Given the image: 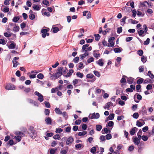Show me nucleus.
I'll list each match as a JSON object with an SVG mask.
<instances>
[{
  "label": "nucleus",
  "mask_w": 154,
  "mask_h": 154,
  "mask_svg": "<svg viewBox=\"0 0 154 154\" xmlns=\"http://www.w3.org/2000/svg\"><path fill=\"white\" fill-rule=\"evenodd\" d=\"M141 85H137L136 86V89L137 91V92H141V90L140 91H139L141 89Z\"/></svg>",
  "instance_id": "nucleus-43"
},
{
  "label": "nucleus",
  "mask_w": 154,
  "mask_h": 154,
  "mask_svg": "<svg viewBox=\"0 0 154 154\" xmlns=\"http://www.w3.org/2000/svg\"><path fill=\"white\" fill-rule=\"evenodd\" d=\"M63 116V117L66 119L68 118V115L66 113V112H62V114Z\"/></svg>",
  "instance_id": "nucleus-63"
},
{
  "label": "nucleus",
  "mask_w": 154,
  "mask_h": 154,
  "mask_svg": "<svg viewBox=\"0 0 154 154\" xmlns=\"http://www.w3.org/2000/svg\"><path fill=\"white\" fill-rule=\"evenodd\" d=\"M53 138L54 139H57L58 140H60L61 138L60 135L58 134H56L53 136Z\"/></svg>",
  "instance_id": "nucleus-48"
},
{
  "label": "nucleus",
  "mask_w": 154,
  "mask_h": 154,
  "mask_svg": "<svg viewBox=\"0 0 154 154\" xmlns=\"http://www.w3.org/2000/svg\"><path fill=\"white\" fill-rule=\"evenodd\" d=\"M114 114L113 113H112L110 114L109 116H108V118L110 120H113L114 117Z\"/></svg>",
  "instance_id": "nucleus-40"
},
{
  "label": "nucleus",
  "mask_w": 154,
  "mask_h": 154,
  "mask_svg": "<svg viewBox=\"0 0 154 154\" xmlns=\"http://www.w3.org/2000/svg\"><path fill=\"white\" fill-rule=\"evenodd\" d=\"M89 45L88 44H86L84 45H83L82 47V52H83V50H85L86 49L87 47H88L89 46Z\"/></svg>",
  "instance_id": "nucleus-52"
},
{
  "label": "nucleus",
  "mask_w": 154,
  "mask_h": 154,
  "mask_svg": "<svg viewBox=\"0 0 154 154\" xmlns=\"http://www.w3.org/2000/svg\"><path fill=\"white\" fill-rule=\"evenodd\" d=\"M35 16L33 14H30L29 15V18L31 20L34 19L35 18Z\"/></svg>",
  "instance_id": "nucleus-64"
},
{
  "label": "nucleus",
  "mask_w": 154,
  "mask_h": 154,
  "mask_svg": "<svg viewBox=\"0 0 154 154\" xmlns=\"http://www.w3.org/2000/svg\"><path fill=\"white\" fill-rule=\"evenodd\" d=\"M15 45L14 44L11 43L8 46V47L9 49H14L15 48Z\"/></svg>",
  "instance_id": "nucleus-37"
},
{
  "label": "nucleus",
  "mask_w": 154,
  "mask_h": 154,
  "mask_svg": "<svg viewBox=\"0 0 154 154\" xmlns=\"http://www.w3.org/2000/svg\"><path fill=\"white\" fill-rule=\"evenodd\" d=\"M140 138L136 137L133 138V142L135 145H137L138 146L140 142Z\"/></svg>",
  "instance_id": "nucleus-2"
},
{
  "label": "nucleus",
  "mask_w": 154,
  "mask_h": 154,
  "mask_svg": "<svg viewBox=\"0 0 154 154\" xmlns=\"http://www.w3.org/2000/svg\"><path fill=\"white\" fill-rule=\"evenodd\" d=\"M127 77L125 75H123L122 77V78L121 79L120 82L121 83L125 84L126 83V79Z\"/></svg>",
  "instance_id": "nucleus-9"
},
{
  "label": "nucleus",
  "mask_w": 154,
  "mask_h": 154,
  "mask_svg": "<svg viewBox=\"0 0 154 154\" xmlns=\"http://www.w3.org/2000/svg\"><path fill=\"white\" fill-rule=\"evenodd\" d=\"M105 137L107 140H110L112 137L111 134H108L106 135Z\"/></svg>",
  "instance_id": "nucleus-51"
},
{
  "label": "nucleus",
  "mask_w": 154,
  "mask_h": 154,
  "mask_svg": "<svg viewBox=\"0 0 154 154\" xmlns=\"http://www.w3.org/2000/svg\"><path fill=\"white\" fill-rule=\"evenodd\" d=\"M34 9L35 11H39L40 9L39 5H34L32 7Z\"/></svg>",
  "instance_id": "nucleus-38"
},
{
  "label": "nucleus",
  "mask_w": 154,
  "mask_h": 154,
  "mask_svg": "<svg viewBox=\"0 0 154 154\" xmlns=\"http://www.w3.org/2000/svg\"><path fill=\"white\" fill-rule=\"evenodd\" d=\"M28 102L31 104H33L34 106H38V104L35 101L31 99H27Z\"/></svg>",
  "instance_id": "nucleus-7"
},
{
  "label": "nucleus",
  "mask_w": 154,
  "mask_h": 154,
  "mask_svg": "<svg viewBox=\"0 0 154 154\" xmlns=\"http://www.w3.org/2000/svg\"><path fill=\"white\" fill-rule=\"evenodd\" d=\"M122 27L121 26L117 28V33L119 34L122 32Z\"/></svg>",
  "instance_id": "nucleus-60"
},
{
  "label": "nucleus",
  "mask_w": 154,
  "mask_h": 154,
  "mask_svg": "<svg viewBox=\"0 0 154 154\" xmlns=\"http://www.w3.org/2000/svg\"><path fill=\"white\" fill-rule=\"evenodd\" d=\"M127 82L129 84H132L134 82V79L133 78L131 77H130L127 78Z\"/></svg>",
  "instance_id": "nucleus-12"
},
{
  "label": "nucleus",
  "mask_w": 154,
  "mask_h": 154,
  "mask_svg": "<svg viewBox=\"0 0 154 154\" xmlns=\"http://www.w3.org/2000/svg\"><path fill=\"white\" fill-rule=\"evenodd\" d=\"M38 97V100L40 102H42L43 100L44 99L43 98V96L42 94L40 95Z\"/></svg>",
  "instance_id": "nucleus-29"
},
{
  "label": "nucleus",
  "mask_w": 154,
  "mask_h": 154,
  "mask_svg": "<svg viewBox=\"0 0 154 154\" xmlns=\"http://www.w3.org/2000/svg\"><path fill=\"white\" fill-rule=\"evenodd\" d=\"M89 53L88 52H85V53L83 54H81L80 57L81 59H83L86 57L88 55Z\"/></svg>",
  "instance_id": "nucleus-21"
},
{
  "label": "nucleus",
  "mask_w": 154,
  "mask_h": 154,
  "mask_svg": "<svg viewBox=\"0 0 154 154\" xmlns=\"http://www.w3.org/2000/svg\"><path fill=\"white\" fill-rule=\"evenodd\" d=\"M137 53L139 56H142L143 52L142 50L140 49L137 51Z\"/></svg>",
  "instance_id": "nucleus-42"
},
{
  "label": "nucleus",
  "mask_w": 154,
  "mask_h": 154,
  "mask_svg": "<svg viewBox=\"0 0 154 154\" xmlns=\"http://www.w3.org/2000/svg\"><path fill=\"white\" fill-rule=\"evenodd\" d=\"M137 33L139 36L141 37H143L145 35V34H144V31L142 30H140L137 31Z\"/></svg>",
  "instance_id": "nucleus-16"
},
{
  "label": "nucleus",
  "mask_w": 154,
  "mask_h": 154,
  "mask_svg": "<svg viewBox=\"0 0 154 154\" xmlns=\"http://www.w3.org/2000/svg\"><path fill=\"white\" fill-rule=\"evenodd\" d=\"M110 132V131L106 128H104L102 130V133L103 134H104L105 133L107 134L109 133Z\"/></svg>",
  "instance_id": "nucleus-15"
},
{
  "label": "nucleus",
  "mask_w": 154,
  "mask_h": 154,
  "mask_svg": "<svg viewBox=\"0 0 154 154\" xmlns=\"http://www.w3.org/2000/svg\"><path fill=\"white\" fill-rule=\"evenodd\" d=\"M103 60L102 59H99L98 61H96V63L99 65L100 66H103V65L104 63L103 62Z\"/></svg>",
  "instance_id": "nucleus-18"
},
{
  "label": "nucleus",
  "mask_w": 154,
  "mask_h": 154,
  "mask_svg": "<svg viewBox=\"0 0 154 154\" xmlns=\"http://www.w3.org/2000/svg\"><path fill=\"white\" fill-rule=\"evenodd\" d=\"M94 36L95 37V40L98 41L100 38V36L99 34H95Z\"/></svg>",
  "instance_id": "nucleus-27"
},
{
  "label": "nucleus",
  "mask_w": 154,
  "mask_h": 154,
  "mask_svg": "<svg viewBox=\"0 0 154 154\" xmlns=\"http://www.w3.org/2000/svg\"><path fill=\"white\" fill-rule=\"evenodd\" d=\"M150 39L149 38H147L146 41H144L143 42V44L145 45H148L149 43Z\"/></svg>",
  "instance_id": "nucleus-55"
},
{
  "label": "nucleus",
  "mask_w": 154,
  "mask_h": 154,
  "mask_svg": "<svg viewBox=\"0 0 154 154\" xmlns=\"http://www.w3.org/2000/svg\"><path fill=\"white\" fill-rule=\"evenodd\" d=\"M14 88V85L11 83L8 84L5 87V89L8 90H13Z\"/></svg>",
  "instance_id": "nucleus-3"
},
{
  "label": "nucleus",
  "mask_w": 154,
  "mask_h": 154,
  "mask_svg": "<svg viewBox=\"0 0 154 154\" xmlns=\"http://www.w3.org/2000/svg\"><path fill=\"white\" fill-rule=\"evenodd\" d=\"M127 17L126 16H125L123 18L121 19L120 20L121 22V25L122 26H124V25L125 23V20L127 19Z\"/></svg>",
  "instance_id": "nucleus-13"
},
{
  "label": "nucleus",
  "mask_w": 154,
  "mask_h": 154,
  "mask_svg": "<svg viewBox=\"0 0 154 154\" xmlns=\"http://www.w3.org/2000/svg\"><path fill=\"white\" fill-rule=\"evenodd\" d=\"M99 50H96L93 51V55L94 57L97 59H98L100 56V54L99 53Z\"/></svg>",
  "instance_id": "nucleus-4"
},
{
  "label": "nucleus",
  "mask_w": 154,
  "mask_h": 154,
  "mask_svg": "<svg viewBox=\"0 0 154 154\" xmlns=\"http://www.w3.org/2000/svg\"><path fill=\"white\" fill-rule=\"evenodd\" d=\"M76 75L77 77L81 78H82L84 76L83 74L79 72H77L76 74Z\"/></svg>",
  "instance_id": "nucleus-35"
},
{
  "label": "nucleus",
  "mask_w": 154,
  "mask_h": 154,
  "mask_svg": "<svg viewBox=\"0 0 154 154\" xmlns=\"http://www.w3.org/2000/svg\"><path fill=\"white\" fill-rule=\"evenodd\" d=\"M138 128L135 127L132 128L130 131L129 133L131 135H134L136 133V130H137Z\"/></svg>",
  "instance_id": "nucleus-8"
},
{
  "label": "nucleus",
  "mask_w": 154,
  "mask_h": 154,
  "mask_svg": "<svg viewBox=\"0 0 154 154\" xmlns=\"http://www.w3.org/2000/svg\"><path fill=\"white\" fill-rule=\"evenodd\" d=\"M133 117L135 119H137L139 117V114L137 112L134 113L133 115Z\"/></svg>",
  "instance_id": "nucleus-56"
},
{
  "label": "nucleus",
  "mask_w": 154,
  "mask_h": 154,
  "mask_svg": "<svg viewBox=\"0 0 154 154\" xmlns=\"http://www.w3.org/2000/svg\"><path fill=\"white\" fill-rule=\"evenodd\" d=\"M74 71L73 69H70L69 72L67 73L66 75H65L66 77H69L72 74V73H73Z\"/></svg>",
  "instance_id": "nucleus-20"
},
{
  "label": "nucleus",
  "mask_w": 154,
  "mask_h": 154,
  "mask_svg": "<svg viewBox=\"0 0 154 154\" xmlns=\"http://www.w3.org/2000/svg\"><path fill=\"white\" fill-rule=\"evenodd\" d=\"M53 31L55 33L59 31V28L57 27H55L52 28Z\"/></svg>",
  "instance_id": "nucleus-41"
},
{
  "label": "nucleus",
  "mask_w": 154,
  "mask_h": 154,
  "mask_svg": "<svg viewBox=\"0 0 154 154\" xmlns=\"http://www.w3.org/2000/svg\"><path fill=\"white\" fill-rule=\"evenodd\" d=\"M113 105V103L111 102H109L106 104L104 108L105 109H109L110 107V106H112Z\"/></svg>",
  "instance_id": "nucleus-11"
},
{
  "label": "nucleus",
  "mask_w": 154,
  "mask_h": 154,
  "mask_svg": "<svg viewBox=\"0 0 154 154\" xmlns=\"http://www.w3.org/2000/svg\"><path fill=\"white\" fill-rule=\"evenodd\" d=\"M45 121L47 125H51V123L52 120L49 117H47L45 118Z\"/></svg>",
  "instance_id": "nucleus-10"
},
{
  "label": "nucleus",
  "mask_w": 154,
  "mask_h": 154,
  "mask_svg": "<svg viewBox=\"0 0 154 154\" xmlns=\"http://www.w3.org/2000/svg\"><path fill=\"white\" fill-rule=\"evenodd\" d=\"M87 132L85 131H83L82 132H79L78 133V134L79 136H82L85 135L87 134Z\"/></svg>",
  "instance_id": "nucleus-36"
},
{
  "label": "nucleus",
  "mask_w": 154,
  "mask_h": 154,
  "mask_svg": "<svg viewBox=\"0 0 154 154\" xmlns=\"http://www.w3.org/2000/svg\"><path fill=\"white\" fill-rule=\"evenodd\" d=\"M111 30V29L109 28H107L105 30L103 31L102 32V34L103 35H105L107 33H108L109 32V31Z\"/></svg>",
  "instance_id": "nucleus-31"
},
{
  "label": "nucleus",
  "mask_w": 154,
  "mask_h": 154,
  "mask_svg": "<svg viewBox=\"0 0 154 154\" xmlns=\"http://www.w3.org/2000/svg\"><path fill=\"white\" fill-rule=\"evenodd\" d=\"M146 89L147 90H149L152 89V85L151 84H149L146 87Z\"/></svg>",
  "instance_id": "nucleus-50"
},
{
  "label": "nucleus",
  "mask_w": 154,
  "mask_h": 154,
  "mask_svg": "<svg viewBox=\"0 0 154 154\" xmlns=\"http://www.w3.org/2000/svg\"><path fill=\"white\" fill-rule=\"evenodd\" d=\"M54 111H55L56 113L57 114L61 115L62 114V111L58 108H56L54 109Z\"/></svg>",
  "instance_id": "nucleus-19"
},
{
  "label": "nucleus",
  "mask_w": 154,
  "mask_h": 154,
  "mask_svg": "<svg viewBox=\"0 0 154 154\" xmlns=\"http://www.w3.org/2000/svg\"><path fill=\"white\" fill-rule=\"evenodd\" d=\"M96 151V146L93 147L91 149L90 152L93 154H95V153Z\"/></svg>",
  "instance_id": "nucleus-32"
},
{
  "label": "nucleus",
  "mask_w": 154,
  "mask_h": 154,
  "mask_svg": "<svg viewBox=\"0 0 154 154\" xmlns=\"http://www.w3.org/2000/svg\"><path fill=\"white\" fill-rule=\"evenodd\" d=\"M122 48L120 49L119 48H116L114 49V52L116 53H120L122 52Z\"/></svg>",
  "instance_id": "nucleus-26"
},
{
  "label": "nucleus",
  "mask_w": 154,
  "mask_h": 154,
  "mask_svg": "<svg viewBox=\"0 0 154 154\" xmlns=\"http://www.w3.org/2000/svg\"><path fill=\"white\" fill-rule=\"evenodd\" d=\"M14 144L13 140L12 139H11L9 141L8 143L6 144V147H7L9 145L12 146Z\"/></svg>",
  "instance_id": "nucleus-14"
},
{
  "label": "nucleus",
  "mask_w": 154,
  "mask_h": 154,
  "mask_svg": "<svg viewBox=\"0 0 154 154\" xmlns=\"http://www.w3.org/2000/svg\"><path fill=\"white\" fill-rule=\"evenodd\" d=\"M20 28L18 26H16L14 27L13 29V30L15 32H17L19 31Z\"/></svg>",
  "instance_id": "nucleus-53"
},
{
  "label": "nucleus",
  "mask_w": 154,
  "mask_h": 154,
  "mask_svg": "<svg viewBox=\"0 0 154 154\" xmlns=\"http://www.w3.org/2000/svg\"><path fill=\"white\" fill-rule=\"evenodd\" d=\"M20 17L19 16H15L12 19V21L15 23H17L18 21L19 20Z\"/></svg>",
  "instance_id": "nucleus-24"
},
{
  "label": "nucleus",
  "mask_w": 154,
  "mask_h": 154,
  "mask_svg": "<svg viewBox=\"0 0 154 154\" xmlns=\"http://www.w3.org/2000/svg\"><path fill=\"white\" fill-rule=\"evenodd\" d=\"M143 124L141 122L138 121H137L136 122V125L138 127H141Z\"/></svg>",
  "instance_id": "nucleus-59"
},
{
  "label": "nucleus",
  "mask_w": 154,
  "mask_h": 154,
  "mask_svg": "<svg viewBox=\"0 0 154 154\" xmlns=\"http://www.w3.org/2000/svg\"><path fill=\"white\" fill-rule=\"evenodd\" d=\"M37 77L39 79H42L44 78V75L42 73H40L37 75Z\"/></svg>",
  "instance_id": "nucleus-34"
},
{
  "label": "nucleus",
  "mask_w": 154,
  "mask_h": 154,
  "mask_svg": "<svg viewBox=\"0 0 154 154\" xmlns=\"http://www.w3.org/2000/svg\"><path fill=\"white\" fill-rule=\"evenodd\" d=\"M92 115L94 116V119H97L100 117V115L98 113H93Z\"/></svg>",
  "instance_id": "nucleus-22"
},
{
  "label": "nucleus",
  "mask_w": 154,
  "mask_h": 154,
  "mask_svg": "<svg viewBox=\"0 0 154 154\" xmlns=\"http://www.w3.org/2000/svg\"><path fill=\"white\" fill-rule=\"evenodd\" d=\"M94 77V75L92 73H89L86 75V77L88 79H92Z\"/></svg>",
  "instance_id": "nucleus-47"
},
{
  "label": "nucleus",
  "mask_w": 154,
  "mask_h": 154,
  "mask_svg": "<svg viewBox=\"0 0 154 154\" xmlns=\"http://www.w3.org/2000/svg\"><path fill=\"white\" fill-rule=\"evenodd\" d=\"M114 125V122L112 121H109L108 123H107L106 125V127H107L108 126L109 127H113Z\"/></svg>",
  "instance_id": "nucleus-23"
},
{
  "label": "nucleus",
  "mask_w": 154,
  "mask_h": 154,
  "mask_svg": "<svg viewBox=\"0 0 154 154\" xmlns=\"http://www.w3.org/2000/svg\"><path fill=\"white\" fill-rule=\"evenodd\" d=\"M15 139L17 140L18 142H20L21 139V137L19 135L15 136L14 137Z\"/></svg>",
  "instance_id": "nucleus-46"
},
{
  "label": "nucleus",
  "mask_w": 154,
  "mask_h": 154,
  "mask_svg": "<svg viewBox=\"0 0 154 154\" xmlns=\"http://www.w3.org/2000/svg\"><path fill=\"white\" fill-rule=\"evenodd\" d=\"M12 63H13V67H16L17 66L19 65V63L18 62H17L16 61H14V60H13L12 61Z\"/></svg>",
  "instance_id": "nucleus-28"
},
{
  "label": "nucleus",
  "mask_w": 154,
  "mask_h": 154,
  "mask_svg": "<svg viewBox=\"0 0 154 154\" xmlns=\"http://www.w3.org/2000/svg\"><path fill=\"white\" fill-rule=\"evenodd\" d=\"M148 75L151 79H153L154 78V75L151 73V72L150 71H148Z\"/></svg>",
  "instance_id": "nucleus-45"
},
{
  "label": "nucleus",
  "mask_w": 154,
  "mask_h": 154,
  "mask_svg": "<svg viewBox=\"0 0 154 154\" xmlns=\"http://www.w3.org/2000/svg\"><path fill=\"white\" fill-rule=\"evenodd\" d=\"M50 110L48 109H45L44 113L45 115L46 116H48L50 113Z\"/></svg>",
  "instance_id": "nucleus-62"
},
{
  "label": "nucleus",
  "mask_w": 154,
  "mask_h": 154,
  "mask_svg": "<svg viewBox=\"0 0 154 154\" xmlns=\"http://www.w3.org/2000/svg\"><path fill=\"white\" fill-rule=\"evenodd\" d=\"M63 69L62 67H59L55 75L54 76L56 79L58 78L62 75V70Z\"/></svg>",
  "instance_id": "nucleus-1"
},
{
  "label": "nucleus",
  "mask_w": 154,
  "mask_h": 154,
  "mask_svg": "<svg viewBox=\"0 0 154 154\" xmlns=\"http://www.w3.org/2000/svg\"><path fill=\"white\" fill-rule=\"evenodd\" d=\"M142 130L141 129H140L138 132L137 133V136L138 137V138H141L142 136H141V135L142 134Z\"/></svg>",
  "instance_id": "nucleus-49"
},
{
  "label": "nucleus",
  "mask_w": 154,
  "mask_h": 154,
  "mask_svg": "<svg viewBox=\"0 0 154 154\" xmlns=\"http://www.w3.org/2000/svg\"><path fill=\"white\" fill-rule=\"evenodd\" d=\"M101 142H103L106 140L105 137L104 136L101 135L100 137Z\"/></svg>",
  "instance_id": "nucleus-58"
},
{
  "label": "nucleus",
  "mask_w": 154,
  "mask_h": 154,
  "mask_svg": "<svg viewBox=\"0 0 154 154\" xmlns=\"http://www.w3.org/2000/svg\"><path fill=\"white\" fill-rule=\"evenodd\" d=\"M153 82V81L150 79L148 78L146 79L143 82L144 84L151 83Z\"/></svg>",
  "instance_id": "nucleus-17"
},
{
  "label": "nucleus",
  "mask_w": 154,
  "mask_h": 154,
  "mask_svg": "<svg viewBox=\"0 0 154 154\" xmlns=\"http://www.w3.org/2000/svg\"><path fill=\"white\" fill-rule=\"evenodd\" d=\"M28 134L30 137L32 139H34L37 136V133L36 132H28Z\"/></svg>",
  "instance_id": "nucleus-6"
},
{
  "label": "nucleus",
  "mask_w": 154,
  "mask_h": 154,
  "mask_svg": "<svg viewBox=\"0 0 154 154\" xmlns=\"http://www.w3.org/2000/svg\"><path fill=\"white\" fill-rule=\"evenodd\" d=\"M79 60V57H76L73 59L72 61L75 63H76L78 62Z\"/></svg>",
  "instance_id": "nucleus-44"
},
{
  "label": "nucleus",
  "mask_w": 154,
  "mask_h": 154,
  "mask_svg": "<svg viewBox=\"0 0 154 154\" xmlns=\"http://www.w3.org/2000/svg\"><path fill=\"white\" fill-rule=\"evenodd\" d=\"M94 61V58L92 57H91L89 58L88 59V60H87V62H88V63H90L91 62Z\"/></svg>",
  "instance_id": "nucleus-57"
},
{
  "label": "nucleus",
  "mask_w": 154,
  "mask_h": 154,
  "mask_svg": "<svg viewBox=\"0 0 154 154\" xmlns=\"http://www.w3.org/2000/svg\"><path fill=\"white\" fill-rule=\"evenodd\" d=\"M147 60V58L146 57H145L144 56H142L141 58V61L143 63H145Z\"/></svg>",
  "instance_id": "nucleus-33"
},
{
  "label": "nucleus",
  "mask_w": 154,
  "mask_h": 154,
  "mask_svg": "<svg viewBox=\"0 0 154 154\" xmlns=\"http://www.w3.org/2000/svg\"><path fill=\"white\" fill-rule=\"evenodd\" d=\"M94 73V74L97 76L99 77L100 76V72H99L97 71L94 70L93 71Z\"/></svg>",
  "instance_id": "nucleus-39"
},
{
  "label": "nucleus",
  "mask_w": 154,
  "mask_h": 154,
  "mask_svg": "<svg viewBox=\"0 0 154 154\" xmlns=\"http://www.w3.org/2000/svg\"><path fill=\"white\" fill-rule=\"evenodd\" d=\"M102 128V126L100 125H96V130L97 131H100Z\"/></svg>",
  "instance_id": "nucleus-30"
},
{
  "label": "nucleus",
  "mask_w": 154,
  "mask_h": 154,
  "mask_svg": "<svg viewBox=\"0 0 154 154\" xmlns=\"http://www.w3.org/2000/svg\"><path fill=\"white\" fill-rule=\"evenodd\" d=\"M63 131V130L60 128H57L56 129V133H60Z\"/></svg>",
  "instance_id": "nucleus-61"
},
{
  "label": "nucleus",
  "mask_w": 154,
  "mask_h": 154,
  "mask_svg": "<svg viewBox=\"0 0 154 154\" xmlns=\"http://www.w3.org/2000/svg\"><path fill=\"white\" fill-rule=\"evenodd\" d=\"M74 141V139L72 137H69L66 141V144L67 145H69V144H71Z\"/></svg>",
  "instance_id": "nucleus-5"
},
{
  "label": "nucleus",
  "mask_w": 154,
  "mask_h": 154,
  "mask_svg": "<svg viewBox=\"0 0 154 154\" xmlns=\"http://www.w3.org/2000/svg\"><path fill=\"white\" fill-rule=\"evenodd\" d=\"M144 79L140 78L137 81V83L138 85L142 84L144 82Z\"/></svg>",
  "instance_id": "nucleus-25"
},
{
  "label": "nucleus",
  "mask_w": 154,
  "mask_h": 154,
  "mask_svg": "<svg viewBox=\"0 0 154 154\" xmlns=\"http://www.w3.org/2000/svg\"><path fill=\"white\" fill-rule=\"evenodd\" d=\"M12 33H8L7 32H6L4 33V35L6 37H10L12 35Z\"/></svg>",
  "instance_id": "nucleus-54"
}]
</instances>
